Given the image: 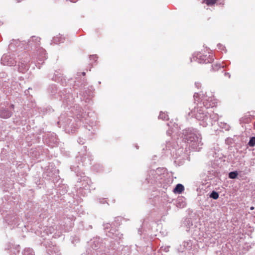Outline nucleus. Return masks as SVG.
<instances>
[{
  "instance_id": "obj_33",
  "label": "nucleus",
  "mask_w": 255,
  "mask_h": 255,
  "mask_svg": "<svg viewBox=\"0 0 255 255\" xmlns=\"http://www.w3.org/2000/svg\"><path fill=\"white\" fill-rule=\"evenodd\" d=\"M78 142L80 143V144H83V142L82 143V140H81V138H79V140H78Z\"/></svg>"
},
{
  "instance_id": "obj_40",
  "label": "nucleus",
  "mask_w": 255,
  "mask_h": 255,
  "mask_svg": "<svg viewBox=\"0 0 255 255\" xmlns=\"http://www.w3.org/2000/svg\"><path fill=\"white\" fill-rule=\"evenodd\" d=\"M254 217L255 218V215L254 216Z\"/></svg>"
},
{
  "instance_id": "obj_5",
  "label": "nucleus",
  "mask_w": 255,
  "mask_h": 255,
  "mask_svg": "<svg viewBox=\"0 0 255 255\" xmlns=\"http://www.w3.org/2000/svg\"><path fill=\"white\" fill-rule=\"evenodd\" d=\"M19 61L18 62V71L24 73L26 71L29 67L28 63L30 61V57L27 53H24L18 55Z\"/></svg>"
},
{
  "instance_id": "obj_14",
  "label": "nucleus",
  "mask_w": 255,
  "mask_h": 255,
  "mask_svg": "<svg viewBox=\"0 0 255 255\" xmlns=\"http://www.w3.org/2000/svg\"><path fill=\"white\" fill-rule=\"evenodd\" d=\"M23 255H34L32 249L30 248L25 249L23 252Z\"/></svg>"
},
{
  "instance_id": "obj_11",
  "label": "nucleus",
  "mask_w": 255,
  "mask_h": 255,
  "mask_svg": "<svg viewBox=\"0 0 255 255\" xmlns=\"http://www.w3.org/2000/svg\"><path fill=\"white\" fill-rule=\"evenodd\" d=\"M184 186L181 184H178L174 189L173 192L174 193L180 194L184 191Z\"/></svg>"
},
{
  "instance_id": "obj_9",
  "label": "nucleus",
  "mask_w": 255,
  "mask_h": 255,
  "mask_svg": "<svg viewBox=\"0 0 255 255\" xmlns=\"http://www.w3.org/2000/svg\"><path fill=\"white\" fill-rule=\"evenodd\" d=\"M47 253L49 255H60L58 248L56 246L49 247L47 249Z\"/></svg>"
},
{
  "instance_id": "obj_24",
  "label": "nucleus",
  "mask_w": 255,
  "mask_h": 255,
  "mask_svg": "<svg viewBox=\"0 0 255 255\" xmlns=\"http://www.w3.org/2000/svg\"><path fill=\"white\" fill-rule=\"evenodd\" d=\"M90 58L91 60H93L96 61L98 58V57L96 55H91Z\"/></svg>"
},
{
  "instance_id": "obj_29",
  "label": "nucleus",
  "mask_w": 255,
  "mask_h": 255,
  "mask_svg": "<svg viewBox=\"0 0 255 255\" xmlns=\"http://www.w3.org/2000/svg\"><path fill=\"white\" fill-rule=\"evenodd\" d=\"M174 132V130H173L172 129V130H168L167 131V134H168V135H170L172 133H173Z\"/></svg>"
},
{
  "instance_id": "obj_21",
  "label": "nucleus",
  "mask_w": 255,
  "mask_h": 255,
  "mask_svg": "<svg viewBox=\"0 0 255 255\" xmlns=\"http://www.w3.org/2000/svg\"><path fill=\"white\" fill-rule=\"evenodd\" d=\"M216 0H204L205 2L208 5H212L216 2Z\"/></svg>"
},
{
  "instance_id": "obj_37",
  "label": "nucleus",
  "mask_w": 255,
  "mask_h": 255,
  "mask_svg": "<svg viewBox=\"0 0 255 255\" xmlns=\"http://www.w3.org/2000/svg\"><path fill=\"white\" fill-rule=\"evenodd\" d=\"M82 75H85V72H82Z\"/></svg>"
},
{
  "instance_id": "obj_12",
  "label": "nucleus",
  "mask_w": 255,
  "mask_h": 255,
  "mask_svg": "<svg viewBox=\"0 0 255 255\" xmlns=\"http://www.w3.org/2000/svg\"><path fill=\"white\" fill-rule=\"evenodd\" d=\"M64 40V37L61 35H58L55 36L53 38V42L56 44L60 42H63Z\"/></svg>"
},
{
  "instance_id": "obj_23",
  "label": "nucleus",
  "mask_w": 255,
  "mask_h": 255,
  "mask_svg": "<svg viewBox=\"0 0 255 255\" xmlns=\"http://www.w3.org/2000/svg\"><path fill=\"white\" fill-rule=\"evenodd\" d=\"M6 74L5 72H0V79L2 80H3V79L5 78Z\"/></svg>"
},
{
  "instance_id": "obj_8",
  "label": "nucleus",
  "mask_w": 255,
  "mask_h": 255,
  "mask_svg": "<svg viewBox=\"0 0 255 255\" xmlns=\"http://www.w3.org/2000/svg\"><path fill=\"white\" fill-rule=\"evenodd\" d=\"M12 115V112L6 108H1L0 109V117L3 119H7Z\"/></svg>"
},
{
  "instance_id": "obj_26",
  "label": "nucleus",
  "mask_w": 255,
  "mask_h": 255,
  "mask_svg": "<svg viewBox=\"0 0 255 255\" xmlns=\"http://www.w3.org/2000/svg\"><path fill=\"white\" fill-rule=\"evenodd\" d=\"M217 46L219 49L222 50H224V49L225 48V46L221 44H218Z\"/></svg>"
},
{
  "instance_id": "obj_18",
  "label": "nucleus",
  "mask_w": 255,
  "mask_h": 255,
  "mask_svg": "<svg viewBox=\"0 0 255 255\" xmlns=\"http://www.w3.org/2000/svg\"><path fill=\"white\" fill-rule=\"evenodd\" d=\"M248 145L250 146L253 147L255 145V137H252L250 138Z\"/></svg>"
},
{
  "instance_id": "obj_22",
  "label": "nucleus",
  "mask_w": 255,
  "mask_h": 255,
  "mask_svg": "<svg viewBox=\"0 0 255 255\" xmlns=\"http://www.w3.org/2000/svg\"><path fill=\"white\" fill-rule=\"evenodd\" d=\"M63 116H61L59 118V121L58 122V124L60 125V126L61 125H62L63 124H64L65 123V122L63 121Z\"/></svg>"
},
{
  "instance_id": "obj_28",
  "label": "nucleus",
  "mask_w": 255,
  "mask_h": 255,
  "mask_svg": "<svg viewBox=\"0 0 255 255\" xmlns=\"http://www.w3.org/2000/svg\"><path fill=\"white\" fill-rule=\"evenodd\" d=\"M160 169L159 168H157L156 170H152L151 171V173L152 175H153L155 173H157L159 171Z\"/></svg>"
},
{
  "instance_id": "obj_10",
  "label": "nucleus",
  "mask_w": 255,
  "mask_h": 255,
  "mask_svg": "<svg viewBox=\"0 0 255 255\" xmlns=\"http://www.w3.org/2000/svg\"><path fill=\"white\" fill-rule=\"evenodd\" d=\"M100 239L96 238L91 241V246L94 250H97L98 248L100 247Z\"/></svg>"
},
{
  "instance_id": "obj_31",
  "label": "nucleus",
  "mask_w": 255,
  "mask_h": 255,
  "mask_svg": "<svg viewBox=\"0 0 255 255\" xmlns=\"http://www.w3.org/2000/svg\"><path fill=\"white\" fill-rule=\"evenodd\" d=\"M10 108L11 110H13L14 109V105L13 104H11L10 106Z\"/></svg>"
},
{
  "instance_id": "obj_20",
  "label": "nucleus",
  "mask_w": 255,
  "mask_h": 255,
  "mask_svg": "<svg viewBox=\"0 0 255 255\" xmlns=\"http://www.w3.org/2000/svg\"><path fill=\"white\" fill-rule=\"evenodd\" d=\"M180 200H182V198H178V200H177V207H181V208H183L185 206V202H183V201H182V203L181 204H180Z\"/></svg>"
},
{
  "instance_id": "obj_17",
  "label": "nucleus",
  "mask_w": 255,
  "mask_h": 255,
  "mask_svg": "<svg viewBox=\"0 0 255 255\" xmlns=\"http://www.w3.org/2000/svg\"><path fill=\"white\" fill-rule=\"evenodd\" d=\"M210 197L214 199H217L219 198V194L218 192L213 191L211 192Z\"/></svg>"
},
{
  "instance_id": "obj_27",
  "label": "nucleus",
  "mask_w": 255,
  "mask_h": 255,
  "mask_svg": "<svg viewBox=\"0 0 255 255\" xmlns=\"http://www.w3.org/2000/svg\"><path fill=\"white\" fill-rule=\"evenodd\" d=\"M162 251H164L165 252H167L168 251H169V247H162L160 249Z\"/></svg>"
},
{
  "instance_id": "obj_39",
  "label": "nucleus",
  "mask_w": 255,
  "mask_h": 255,
  "mask_svg": "<svg viewBox=\"0 0 255 255\" xmlns=\"http://www.w3.org/2000/svg\"><path fill=\"white\" fill-rule=\"evenodd\" d=\"M21 0H17L18 2H20Z\"/></svg>"
},
{
  "instance_id": "obj_6",
  "label": "nucleus",
  "mask_w": 255,
  "mask_h": 255,
  "mask_svg": "<svg viewBox=\"0 0 255 255\" xmlns=\"http://www.w3.org/2000/svg\"><path fill=\"white\" fill-rule=\"evenodd\" d=\"M213 58L210 55H204L201 52L194 53L191 61H197L200 63H208L213 61Z\"/></svg>"
},
{
  "instance_id": "obj_30",
  "label": "nucleus",
  "mask_w": 255,
  "mask_h": 255,
  "mask_svg": "<svg viewBox=\"0 0 255 255\" xmlns=\"http://www.w3.org/2000/svg\"><path fill=\"white\" fill-rule=\"evenodd\" d=\"M105 229H109L111 227V225L110 224H106L104 225Z\"/></svg>"
},
{
  "instance_id": "obj_35",
  "label": "nucleus",
  "mask_w": 255,
  "mask_h": 255,
  "mask_svg": "<svg viewBox=\"0 0 255 255\" xmlns=\"http://www.w3.org/2000/svg\"><path fill=\"white\" fill-rule=\"evenodd\" d=\"M76 114L77 118H79L80 117V114L78 112H77Z\"/></svg>"
},
{
  "instance_id": "obj_34",
  "label": "nucleus",
  "mask_w": 255,
  "mask_h": 255,
  "mask_svg": "<svg viewBox=\"0 0 255 255\" xmlns=\"http://www.w3.org/2000/svg\"><path fill=\"white\" fill-rule=\"evenodd\" d=\"M69 0L72 2H75L77 1H78V0Z\"/></svg>"
},
{
  "instance_id": "obj_19",
  "label": "nucleus",
  "mask_w": 255,
  "mask_h": 255,
  "mask_svg": "<svg viewBox=\"0 0 255 255\" xmlns=\"http://www.w3.org/2000/svg\"><path fill=\"white\" fill-rule=\"evenodd\" d=\"M212 69L213 70H217L221 67H223L224 66L221 64H217L216 65H212Z\"/></svg>"
},
{
  "instance_id": "obj_13",
  "label": "nucleus",
  "mask_w": 255,
  "mask_h": 255,
  "mask_svg": "<svg viewBox=\"0 0 255 255\" xmlns=\"http://www.w3.org/2000/svg\"><path fill=\"white\" fill-rule=\"evenodd\" d=\"M219 126L221 128L225 129V130H229L230 128V125L225 123L220 122Z\"/></svg>"
},
{
  "instance_id": "obj_2",
  "label": "nucleus",
  "mask_w": 255,
  "mask_h": 255,
  "mask_svg": "<svg viewBox=\"0 0 255 255\" xmlns=\"http://www.w3.org/2000/svg\"><path fill=\"white\" fill-rule=\"evenodd\" d=\"M180 138H178L177 146L182 148L184 146L183 143H187L190 147L195 150L199 151L203 145L202 141V137L199 131L193 128H188L182 130L179 134Z\"/></svg>"
},
{
  "instance_id": "obj_3",
  "label": "nucleus",
  "mask_w": 255,
  "mask_h": 255,
  "mask_svg": "<svg viewBox=\"0 0 255 255\" xmlns=\"http://www.w3.org/2000/svg\"><path fill=\"white\" fill-rule=\"evenodd\" d=\"M23 44V42H20L18 40H13L9 45V50L11 52H8L7 54L3 55L1 58V63L3 65L9 66H15L16 63L15 56L16 55L15 52L13 51L15 47H20L22 48L21 45Z\"/></svg>"
},
{
  "instance_id": "obj_1",
  "label": "nucleus",
  "mask_w": 255,
  "mask_h": 255,
  "mask_svg": "<svg viewBox=\"0 0 255 255\" xmlns=\"http://www.w3.org/2000/svg\"><path fill=\"white\" fill-rule=\"evenodd\" d=\"M194 98L195 101H198V103L194 109L188 113V115L194 117L203 127H206L209 125H213L214 123L218 120L219 116L214 113L209 114L207 111V109L216 106L217 104L213 93H196L194 95Z\"/></svg>"
},
{
  "instance_id": "obj_32",
  "label": "nucleus",
  "mask_w": 255,
  "mask_h": 255,
  "mask_svg": "<svg viewBox=\"0 0 255 255\" xmlns=\"http://www.w3.org/2000/svg\"><path fill=\"white\" fill-rule=\"evenodd\" d=\"M225 76H228L229 77V78L230 77V74L229 73H225Z\"/></svg>"
},
{
  "instance_id": "obj_15",
  "label": "nucleus",
  "mask_w": 255,
  "mask_h": 255,
  "mask_svg": "<svg viewBox=\"0 0 255 255\" xmlns=\"http://www.w3.org/2000/svg\"><path fill=\"white\" fill-rule=\"evenodd\" d=\"M159 119H162L163 120H168L169 119L168 116L165 113H163L161 112L160 115L158 117Z\"/></svg>"
},
{
  "instance_id": "obj_25",
  "label": "nucleus",
  "mask_w": 255,
  "mask_h": 255,
  "mask_svg": "<svg viewBox=\"0 0 255 255\" xmlns=\"http://www.w3.org/2000/svg\"><path fill=\"white\" fill-rule=\"evenodd\" d=\"M195 85L198 89L201 87V84L199 82H196L195 83Z\"/></svg>"
},
{
  "instance_id": "obj_36",
  "label": "nucleus",
  "mask_w": 255,
  "mask_h": 255,
  "mask_svg": "<svg viewBox=\"0 0 255 255\" xmlns=\"http://www.w3.org/2000/svg\"><path fill=\"white\" fill-rule=\"evenodd\" d=\"M250 209H251V210H253L254 209V207H251Z\"/></svg>"
},
{
  "instance_id": "obj_38",
  "label": "nucleus",
  "mask_w": 255,
  "mask_h": 255,
  "mask_svg": "<svg viewBox=\"0 0 255 255\" xmlns=\"http://www.w3.org/2000/svg\"><path fill=\"white\" fill-rule=\"evenodd\" d=\"M174 148H176L177 147L176 146V145H174V147H173Z\"/></svg>"
},
{
  "instance_id": "obj_7",
  "label": "nucleus",
  "mask_w": 255,
  "mask_h": 255,
  "mask_svg": "<svg viewBox=\"0 0 255 255\" xmlns=\"http://www.w3.org/2000/svg\"><path fill=\"white\" fill-rule=\"evenodd\" d=\"M192 242L191 241H187L184 242L179 249V251L180 252H186V251H190L192 249Z\"/></svg>"
},
{
  "instance_id": "obj_4",
  "label": "nucleus",
  "mask_w": 255,
  "mask_h": 255,
  "mask_svg": "<svg viewBox=\"0 0 255 255\" xmlns=\"http://www.w3.org/2000/svg\"><path fill=\"white\" fill-rule=\"evenodd\" d=\"M40 38L32 36L31 37L27 42V44L29 46H34L37 48V59H38V64L42 63L44 60L46 59L47 55L46 51L44 49L41 47H37L39 45Z\"/></svg>"
},
{
  "instance_id": "obj_16",
  "label": "nucleus",
  "mask_w": 255,
  "mask_h": 255,
  "mask_svg": "<svg viewBox=\"0 0 255 255\" xmlns=\"http://www.w3.org/2000/svg\"><path fill=\"white\" fill-rule=\"evenodd\" d=\"M238 175V173L237 171H232L229 173V177L230 179H235L237 177V176Z\"/></svg>"
}]
</instances>
